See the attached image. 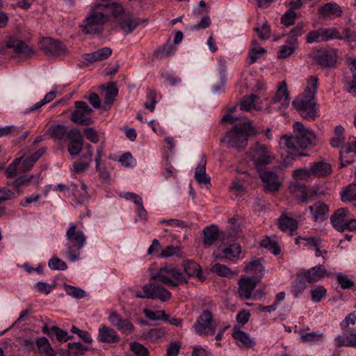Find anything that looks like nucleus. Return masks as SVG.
Segmentation results:
<instances>
[{"label": "nucleus", "instance_id": "obj_55", "mask_svg": "<svg viewBox=\"0 0 356 356\" xmlns=\"http://www.w3.org/2000/svg\"><path fill=\"white\" fill-rule=\"evenodd\" d=\"M146 97L148 102L144 103V106L145 108L152 112L154 111L155 106L157 103L156 92L153 90L148 89L147 90Z\"/></svg>", "mask_w": 356, "mask_h": 356}, {"label": "nucleus", "instance_id": "obj_1", "mask_svg": "<svg viewBox=\"0 0 356 356\" xmlns=\"http://www.w3.org/2000/svg\"><path fill=\"white\" fill-rule=\"evenodd\" d=\"M291 136H282L280 138V144L287 148L290 154L298 156H306L307 154L300 152L299 150L306 149L314 145L316 136L312 130L306 128L302 123L296 122L293 125Z\"/></svg>", "mask_w": 356, "mask_h": 356}, {"label": "nucleus", "instance_id": "obj_41", "mask_svg": "<svg viewBox=\"0 0 356 356\" xmlns=\"http://www.w3.org/2000/svg\"><path fill=\"white\" fill-rule=\"evenodd\" d=\"M290 193L302 202H306L308 195L305 184H293L289 186Z\"/></svg>", "mask_w": 356, "mask_h": 356}, {"label": "nucleus", "instance_id": "obj_4", "mask_svg": "<svg viewBox=\"0 0 356 356\" xmlns=\"http://www.w3.org/2000/svg\"><path fill=\"white\" fill-rule=\"evenodd\" d=\"M255 134L256 131L250 122L241 123L229 130L225 137L221 139V142L226 143L229 147L240 151L247 146L249 137Z\"/></svg>", "mask_w": 356, "mask_h": 356}, {"label": "nucleus", "instance_id": "obj_59", "mask_svg": "<svg viewBox=\"0 0 356 356\" xmlns=\"http://www.w3.org/2000/svg\"><path fill=\"white\" fill-rule=\"evenodd\" d=\"M48 266L52 270H65L67 268L66 263L56 257L49 260Z\"/></svg>", "mask_w": 356, "mask_h": 356}, {"label": "nucleus", "instance_id": "obj_64", "mask_svg": "<svg viewBox=\"0 0 356 356\" xmlns=\"http://www.w3.org/2000/svg\"><path fill=\"white\" fill-rule=\"evenodd\" d=\"M34 288L41 293L48 295L54 288V285L48 284L47 282L40 281L34 284Z\"/></svg>", "mask_w": 356, "mask_h": 356}, {"label": "nucleus", "instance_id": "obj_24", "mask_svg": "<svg viewBox=\"0 0 356 356\" xmlns=\"http://www.w3.org/2000/svg\"><path fill=\"white\" fill-rule=\"evenodd\" d=\"M309 167L314 178L326 177L332 171V165L329 163L323 161L313 162Z\"/></svg>", "mask_w": 356, "mask_h": 356}, {"label": "nucleus", "instance_id": "obj_39", "mask_svg": "<svg viewBox=\"0 0 356 356\" xmlns=\"http://www.w3.org/2000/svg\"><path fill=\"white\" fill-rule=\"evenodd\" d=\"M50 137L56 140H65L67 135V127L64 124H53L48 129Z\"/></svg>", "mask_w": 356, "mask_h": 356}, {"label": "nucleus", "instance_id": "obj_52", "mask_svg": "<svg viewBox=\"0 0 356 356\" xmlns=\"http://www.w3.org/2000/svg\"><path fill=\"white\" fill-rule=\"evenodd\" d=\"M64 289L66 293L74 298H83L86 296V292L83 289L70 284H65Z\"/></svg>", "mask_w": 356, "mask_h": 356}, {"label": "nucleus", "instance_id": "obj_20", "mask_svg": "<svg viewBox=\"0 0 356 356\" xmlns=\"http://www.w3.org/2000/svg\"><path fill=\"white\" fill-rule=\"evenodd\" d=\"M308 283H314L321 280L325 277L329 276L326 269L322 265H318L310 268L307 270L301 273Z\"/></svg>", "mask_w": 356, "mask_h": 356}, {"label": "nucleus", "instance_id": "obj_17", "mask_svg": "<svg viewBox=\"0 0 356 356\" xmlns=\"http://www.w3.org/2000/svg\"><path fill=\"white\" fill-rule=\"evenodd\" d=\"M348 218L349 211L346 208H340L331 216L330 221L335 229L343 232Z\"/></svg>", "mask_w": 356, "mask_h": 356}, {"label": "nucleus", "instance_id": "obj_56", "mask_svg": "<svg viewBox=\"0 0 356 356\" xmlns=\"http://www.w3.org/2000/svg\"><path fill=\"white\" fill-rule=\"evenodd\" d=\"M176 51L174 45L170 43L165 44L161 48L155 50L156 55L159 56L160 58L168 57L172 55Z\"/></svg>", "mask_w": 356, "mask_h": 356}, {"label": "nucleus", "instance_id": "obj_3", "mask_svg": "<svg viewBox=\"0 0 356 356\" xmlns=\"http://www.w3.org/2000/svg\"><path fill=\"white\" fill-rule=\"evenodd\" d=\"M102 3H97L90 8L89 13L83 20L80 28L82 32L88 34H99L104 31V25L108 20V15L104 12Z\"/></svg>", "mask_w": 356, "mask_h": 356}, {"label": "nucleus", "instance_id": "obj_54", "mask_svg": "<svg viewBox=\"0 0 356 356\" xmlns=\"http://www.w3.org/2000/svg\"><path fill=\"white\" fill-rule=\"evenodd\" d=\"M211 271L221 277H230L232 272L229 268L225 265L215 264L211 266Z\"/></svg>", "mask_w": 356, "mask_h": 356}, {"label": "nucleus", "instance_id": "obj_28", "mask_svg": "<svg viewBox=\"0 0 356 356\" xmlns=\"http://www.w3.org/2000/svg\"><path fill=\"white\" fill-rule=\"evenodd\" d=\"M278 227L284 232L293 235L298 228V222L296 220L282 214L277 220Z\"/></svg>", "mask_w": 356, "mask_h": 356}, {"label": "nucleus", "instance_id": "obj_6", "mask_svg": "<svg viewBox=\"0 0 356 356\" xmlns=\"http://www.w3.org/2000/svg\"><path fill=\"white\" fill-rule=\"evenodd\" d=\"M65 236L68 259L72 262L76 261L79 259L80 250L86 243V236L82 230L77 229V226L74 223H70L66 230Z\"/></svg>", "mask_w": 356, "mask_h": 356}, {"label": "nucleus", "instance_id": "obj_18", "mask_svg": "<svg viewBox=\"0 0 356 356\" xmlns=\"http://www.w3.org/2000/svg\"><path fill=\"white\" fill-rule=\"evenodd\" d=\"M97 339L102 343H115L120 341V337L113 328L101 325L98 329Z\"/></svg>", "mask_w": 356, "mask_h": 356}, {"label": "nucleus", "instance_id": "obj_22", "mask_svg": "<svg viewBox=\"0 0 356 356\" xmlns=\"http://www.w3.org/2000/svg\"><path fill=\"white\" fill-rule=\"evenodd\" d=\"M318 13L323 19H332L341 17L342 10L337 3L334 2H330L321 6L318 9Z\"/></svg>", "mask_w": 356, "mask_h": 356}, {"label": "nucleus", "instance_id": "obj_12", "mask_svg": "<svg viewBox=\"0 0 356 356\" xmlns=\"http://www.w3.org/2000/svg\"><path fill=\"white\" fill-rule=\"evenodd\" d=\"M145 290L148 292L147 296H149V299L159 300L163 302L172 298V293L156 280H150L149 283L145 284Z\"/></svg>", "mask_w": 356, "mask_h": 356}, {"label": "nucleus", "instance_id": "obj_38", "mask_svg": "<svg viewBox=\"0 0 356 356\" xmlns=\"http://www.w3.org/2000/svg\"><path fill=\"white\" fill-rule=\"evenodd\" d=\"M306 23L304 22H298L294 27H293L288 33V39L286 43L288 44H297L298 38L301 36L305 33V27Z\"/></svg>", "mask_w": 356, "mask_h": 356}, {"label": "nucleus", "instance_id": "obj_40", "mask_svg": "<svg viewBox=\"0 0 356 356\" xmlns=\"http://www.w3.org/2000/svg\"><path fill=\"white\" fill-rule=\"evenodd\" d=\"M87 186L84 183H81L79 186L75 184H71L68 186V191H70L75 199L79 201H84L88 197L87 193Z\"/></svg>", "mask_w": 356, "mask_h": 356}, {"label": "nucleus", "instance_id": "obj_62", "mask_svg": "<svg viewBox=\"0 0 356 356\" xmlns=\"http://www.w3.org/2000/svg\"><path fill=\"white\" fill-rule=\"evenodd\" d=\"M22 157L17 158L8 166L6 170V175L8 178H12L17 174V165L21 163Z\"/></svg>", "mask_w": 356, "mask_h": 356}, {"label": "nucleus", "instance_id": "obj_26", "mask_svg": "<svg viewBox=\"0 0 356 356\" xmlns=\"http://www.w3.org/2000/svg\"><path fill=\"white\" fill-rule=\"evenodd\" d=\"M6 47L12 49L16 55H30L33 53V49L29 47L24 42L13 38L8 39L6 44Z\"/></svg>", "mask_w": 356, "mask_h": 356}, {"label": "nucleus", "instance_id": "obj_51", "mask_svg": "<svg viewBox=\"0 0 356 356\" xmlns=\"http://www.w3.org/2000/svg\"><path fill=\"white\" fill-rule=\"evenodd\" d=\"M261 245L277 255L280 252V248L275 240L266 237L261 241Z\"/></svg>", "mask_w": 356, "mask_h": 356}, {"label": "nucleus", "instance_id": "obj_23", "mask_svg": "<svg viewBox=\"0 0 356 356\" xmlns=\"http://www.w3.org/2000/svg\"><path fill=\"white\" fill-rule=\"evenodd\" d=\"M300 340L302 343L320 344L325 341L326 335L320 331L305 332V329L299 330Z\"/></svg>", "mask_w": 356, "mask_h": 356}, {"label": "nucleus", "instance_id": "obj_37", "mask_svg": "<svg viewBox=\"0 0 356 356\" xmlns=\"http://www.w3.org/2000/svg\"><path fill=\"white\" fill-rule=\"evenodd\" d=\"M36 346L38 348L39 353L42 356H55L56 353L51 346L49 340L43 337L37 339Z\"/></svg>", "mask_w": 356, "mask_h": 356}, {"label": "nucleus", "instance_id": "obj_34", "mask_svg": "<svg viewBox=\"0 0 356 356\" xmlns=\"http://www.w3.org/2000/svg\"><path fill=\"white\" fill-rule=\"evenodd\" d=\"M257 98V95L254 94L243 97L240 102L241 110L251 113L254 111H261L262 106L256 104V99Z\"/></svg>", "mask_w": 356, "mask_h": 356}, {"label": "nucleus", "instance_id": "obj_2", "mask_svg": "<svg viewBox=\"0 0 356 356\" xmlns=\"http://www.w3.org/2000/svg\"><path fill=\"white\" fill-rule=\"evenodd\" d=\"M318 79L311 76L303 92L298 96L293 102L292 106L300 115L307 120H314L318 116L315 98L318 87Z\"/></svg>", "mask_w": 356, "mask_h": 356}, {"label": "nucleus", "instance_id": "obj_25", "mask_svg": "<svg viewBox=\"0 0 356 356\" xmlns=\"http://www.w3.org/2000/svg\"><path fill=\"white\" fill-rule=\"evenodd\" d=\"M206 156L202 154L199 163L195 168L194 174V178L200 184H210L211 178L206 172Z\"/></svg>", "mask_w": 356, "mask_h": 356}, {"label": "nucleus", "instance_id": "obj_33", "mask_svg": "<svg viewBox=\"0 0 356 356\" xmlns=\"http://www.w3.org/2000/svg\"><path fill=\"white\" fill-rule=\"evenodd\" d=\"M337 348L343 346L356 348V332H351L348 334L338 335L334 340Z\"/></svg>", "mask_w": 356, "mask_h": 356}, {"label": "nucleus", "instance_id": "obj_15", "mask_svg": "<svg viewBox=\"0 0 356 356\" xmlns=\"http://www.w3.org/2000/svg\"><path fill=\"white\" fill-rule=\"evenodd\" d=\"M108 318L112 325L122 334H131L134 330V326L130 319L123 318L115 312H111Z\"/></svg>", "mask_w": 356, "mask_h": 356}, {"label": "nucleus", "instance_id": "obj_63", "mask_svg": "<svg viewBox=\"0 0 356 356\" xmlns=\"http://www.w3.org/2000/svg\"><path fill=\"white\" fill-rule=\"evenodd\" d=\"M263 270L261 259L253 260L245 266V271L248 273L261 272Z\"/></svg>", "mask_w": 356, "mask_h": 356}, {"label": "nucleus", "instance_id": "obj_48", "mask_svg": "<svg viewBox=\"0 0 356 356\" xmlns=\"http://www.w3.org/2000/svg\"><path fill=\"white\" fill-rule=\"evenodd\" d=\"M105 7L104 12L107 13H111L115 17H118L124 13V8L122 6L118 3L114 2L110 4H103Z\"/></svg>", "mask_w": 356, "mask_h": 356}, {"label": "nucleus", "instance_id": "obj_43", "mask_svg": "<svg viewBox=\"0 0 356 356\" xmlns=\"http://www.w3.org/2000/svg\"><path fill=\"white\" fill-rule=\"evenodd\" d=\"M343 202H350L356 203V181L349 184L346 190L341 193Z\"/></svg>", "mask_w": 356, "mask_h": 356}, {"label": "nucleus", "instance_id": "obj_10", "mask_svg": "<svg viewBox=\"0 0 356 356\" xmlns=\"http://www.w3.org/2000/svg\"><path fill=\"white\" fill-rule=\"evenodd\" d=\"M250 154L253 164L259 171L273 160V156L264 145L256 144L250 149Z\"/></svg>", "mask_w": 356, "mask_h": 356}, {"label": "nucleus", "instance_id": "obj_19", "mask_svg": "<svg viewBox=\"0 0 356 356\" xmlns=\"http://www.w3.org/2000/svg\"><path fill=\"white\" fill-rule=\"evenodd\" d=\"M273 103H278L282 107H287L291 102L289 92L285 81L279 83L275 95L272 98Z\"/></svg>", "mask_w": 356, "mask_h": 356}, {"label": "nucleus", "instance_id": "obj_58", "mask_svg": "<svg viewBox=\"0 0 356 356\" xmlns=\"http://www.w3.org/2000/svg\"><path fill=\"white\" fill-rule=\"evenodd\" d=\"M130 349L136 356H149L147 348L138 342H131Z\"/></svg>", "mask_w": 356, "mask_h": 356}, {"label": "nucleus", "instance_id": "obj_45", "mask_svg": "<svg viewBox=\"0 0 356 356\" xmlns=\"http://www.w3.org/2000/svg\"><path fill=\"white\" fill-rule=\"evenodd\" d=\"M312 300L314 302H319L327 296L326 289L321 285H316L311 291Z\"/></svg>", "mask_w": 356, "mask_h": 356}, {"label": "nucleus", "instance_id": "obj_44", "mask_svg": "<svg viewBox=\"0 0 356 356\" xmlns=\"http://www.w3.org/2000/svg\"><path fill=\"white\" fill-rule=\"evenodd\" d=\"M293 177L295 179H300L307 182L311 181L314 179L310 167L295 170L293 172Z\"/></svg>", "mask_w": 356, "mask_h": 356}, {"label": "nucleus", "instance_id": "obj_42", "mask_svg": "<svg viewBox=\"0 0 356 356\" xmlns=\"http://www.w3.org/2000/svg\"><path fill=\"white\" fill-rule=\"evenodd\" d=\"M307 281L303 275L300 273L297 275L295 284L291 287V293L294 298H298L307 288Z\"/></svg>", "mask_w": 356, "mask_h": 356}, {"label": "nucleus", "instance_id": "obj_32", "mask_svg": "<svg viewBox=\"0 0 356 356\" xmlns=\"http://www.w3.org/2000/svg\"><path fill=\"white\" fill-rule=\"evenodd\" d=\"M182 266L184 269L183 273L188 277V280L190 277H201L202 273L201 267L193 260L184 261Z\"/></svg>", "mask_w": 356, "mask_h": 356}, {"label": "nucleus", "instance_id": "obj_36", "mask_svg": "<svg viewBox=\"0 0 356 356\" xmlns=\"http://www.w3.org/2000/svg\"><path fill=\"white\" fill-rule=\"evenodd\" d=\"M340 161H341V166L340 168H343L347 165L352 164L354 162V160H345L343 157L346 155L350 154V153H356V138H354V141L353 143L350 142L348 144L343 147V149L340 150Z\"/></svg>", "mask_w": 356, "mask_h": 356}, {"label": "nucleus", "instance_id": "obj_16", "mask_svg": "<svg viewBox=\"0 0 356 356\" xmlns=\"http://www.w3.org/2000/svg\"><path fill=\"white\" fill-rule=\"evenodd\" d=\"M260 178L264 183V189L268 192H275L280 189L281 183L276 173L270 170L260 172Z\"/></svg>", "mask_w": 356, "mask_h": 356}, {"label": "nucleus", "instance_id": "obj_8", "mask_svg": "<svg viewBox=\"0 0 356 356\" xmlns=\"http://www.w3.org/2000/svg\"><path fill=\"white\" fill-rule=\"evenodd\" d=\"M93 110L81 101L74 102V110L71 114L70 120L81 126H89L93 123L91 115Z\"/></svg>", "mask_w": 356, "mask_h": 356}, {"label": "nucleus", "instance_id": "obj_27", "mask_svg": "<svg viewBox=\"0 0 356 356\" xmlns=\"http://www.w3.org/2000/svg\"><path fill=\"white\" fill-rule=\"evenodd\" d=\"M314 58L316 62L323 67H332L337 63V54L333 50L318 51Z\"/></svg>", "mask_w": 356, "mask_h": 356}, {"label": "nucleus", "instance_id": "obj_7", "mask_svg": "<svg viewBox=\"0 0 356 356\" xmlns=\"http://www.w3.org/2000/svg\"><path fill=\"white\" fill-rule=\"evenodd\" d=\"M217 325L218 323L214 320L211 312L205 309L197 317L192 329L198 335L207 337L216 333Z\"/></svg>", "mask_w": 356, "mask_h": 356}, {"label": "nucleus", "instance_id": "obj_13", "mask_svg": "<svg viewBox=\"0 0 356 356\" xmlns=\"http://www.w3.org/2000/svg\"><path fill=\"white\" fill-rule=\"evenodd\" d=\"M241 252V247L238 243H232L228 245H222L213 254L217 259H227L236 261Z\"/></svg>", "mask_w": 356, "mask_h": 356}, {"label": "nucleus", "instance_id": "obj_57", "mask_svg": "<svg viewBox=\"0 0 356 356\" xmlns=\"http://www.w3.org/2000/svg\"><path fill=\"white\" fill-rule=\"evenodd\" d=\"M297 14L295 11L287 10L281 17V24L285 26H290L294 24Z\"/></svg>", "mask_w": 356, "mask_h": 356}, {"label": "nucleus", "instance_id": "obj_61", "mask_svg": "<svg viewBox=\"0 0 356 356\" xmlns=\"http://www.w3.org/2000/svg\"><path fill=\"white\" fill-rule=\"evenodd\" d=\"M263 47H254L248 53V63L250 65L254 63L261 55L266 53Z\"/></svg>", "mask_w": 356, "mask_h": 356}, {"label": "nucleus", "instance_id": "obj_50", "mask_svg": "<svg viewBox=\"0 0 356 356\" xmlns=\"http://www.w3.org/2000/svg\"><path fill=\"white\" fill-rule=\"evenodd\" d=\"M182 253L183 252L179 246L168 245L161 250L159 257L161 258H167L175 255L181 257Z\"/></svg>", "mask_w": 356, "mask_h": 356}, {"label": "nucleus", "instance_id": "obj_35", "mask_svg": "<svg viewBox=\"0 0 356 356\" xmlns=\"http://www.w3.org/2000/svg\"><path fill=\"white\" fill-rule=\"evenodd\" d=\"M202 232L203 242L206 246L213 245L219 236L218 228L214 225L204 227Z\"/></svg>", "mask_w": 356, "mask_h": 356}, {"label": "nucleus", "instance_id": "obj_49", "mask_svg": "<svg viewBox=\"0 0 356 356\" xmlns=\"http://www.w3.org/2000/svg\"><path fill=\"white\" fill-rule=\"evenodd\" d=\"M335 277L342 289H350L355 286V282L343 273H337Z\"/></svg>", "mask_w": 356, "mask_h": 356}, {"label": "nucleus", "instance_id": "obj_9", "mask_svg": "<svg viewBox=\"0 0 356 356\" xmlns=\"http://www.w3.org/2000/svg\"><path fill=\"white\" fill-rule=\"evenodd\" d=\"M335 38H341L339 31L336 27H321L309 31L305 37V41L307 44H313L327 42Z\"/></svg>", "mask_w": 356, "mask_h": 356}, {"label": "nucleus", "instance_id": "obj_5", "mask_svg": "<svg viewBox=\"0 0 356 356\" xmlns=\"http://www.w3.org/2000/svg\"><path fill=\"white\" fill-rule=\"evenodd\" d=\"M151 280H159L170 288H176L179 285L188 284V277L181 269L173 264L165 265L149 276Z\"/></svg>", "mask_w": 356, "mask_h": 356}, {"label": "nucleus", "instance_id": "obj_31", "mask_svg": "<svg viewBox=\"0 0 356 356\" xmlns=\"http://www.w3.org/2000/svg\"><path fill=\"white\" fill-rule=\"evenodd\" d=\"M309 209L313 213V218L316 222L325 220L329 211L328 206L321 202H317L314 205L309 206Z\"/></svg>", "mask_w": 356, "mask_h": 356}, {"label": "nucleus", "instance_id": "obj_14", "mask_svg": "<svg viewBox=\"0 0 356 356\" xmlns=\"http://www.w3.org/2000/svg\"><path fill=\"white\" fill-rule=\"evenodd\" d=\"M260 281L261 277L257 276L241 278L238 281L239 296L244 300L251 298L253 290Z\"/></svg>", "mask_w": 356, "mask_h": 356}, {"label": "nucleus", "instance_id": "obj_21", "mask_svg": "<svg viewBox=\"0 0 356 356\" xmlns=\"http://www.w3.org/2000/svg\"><path fill=\"white\" fill-rule=\"evenodd\" d=\"M112 54V49L110 47H102L97 50L81 55L83 63H92L95 62L102 61L109 57Z\"/></svg>", "mask_w": 356, "mask_h": 356}, {"label": "nucleus", "instance_id": "obj_46", "mask_svg": "<svg viewBox=\"0 0 356 356\" xmlns=\"http://www.w3.org/2000/svg\"><path fill=\"white\" fill-rule=\"evenodd\" d=\"M118 89L115 83H111L105 88V104L111 105L113 103L118 96Z\"/></svg>", "mask_w": 356, "mask_h": 356}, {"label": "nucleus", "instance_id": "obj_11", "mask_svg": "<svg viewBox=\"0 0 356 356\" xmlns=\"http://www.w3.org/2000/svg\"><path fill=\"white\" fill-rule=\"evenodd\" d=\"M39 47L47 56H60L65 55L67 52V48L63 42L53 40L51 38H42L39 43Z\"/></svg>", "mask_w": 356, "mask_h": 356}, {"label": "nucleus", "instance_id": "obj_53", "mask_svg": "<svg viewBox=\"0 0 356 356\" xmlns=\"http://www.w3.org/2000/svg\"><path fill=\"white\" fill-rule=\"evenodd\" d=\"M23 126L17 127L14 125L0 127V138L8 136H15L21 132Z\"/></svg>", "mask_w": 356, "mask_h": 356}, {"label": "nucleus", "instance_id": "obj_47", "mask_svg": "<svg viewBox=\"0 0 356 356\" xmlns=\"http://www.w3.org/2000/svg\"><path fill=\"white\" fill-rule=\"evenodd\" d=\"M143 314L151 321L168 320V314L163 310L152 311L148 309H143Z\"/></svg>", "mask_w": 356, "mask_h": 356}, {"label": "nucleus", "instance_id": "obj_29", "mask_svg": "<svg viewBox=\"0 0 356 356\" xmlns=\"http://www.w3.org/2000/svg\"><path fill=\"white\" fill-rule=\"evenodd\" d=\"M232 337L237 341L239 346L250 348L255 344V342L250 338V335L237 326H235L233 329Z\"/></svg>", "mask_w": 356, "mask_h": 356}, {"label": "nucleus", "instance_id": "obj_60", "mask_svg": "<svg viewBox=\"0 0 356 356\" xmlns=\"http://www.w3.org/2000/svg\"><path fill=\"white\" fill-rule=\"evenodd\" d=\"M296 44L286 43L281 46L280 49L277 52V57L282 59L286 58L294 52Z\"/></svg>", "mask_w": 356, "mask_h": 356}, {"label": "nucleus", "instance_id": "obj_30", "mask_svg": "<svg viewBox=\"0 0 356 356\" xmlns=\"http://www.w3.org/2000/svg\"><path fill=\"white\" fill-rule=\"evenodd\" d=\"M140 23L139 18L127 15L120 21L119 25L123 33L127 35L131 33Z\"/></svg>", "mask_w": 356, "mask_h": 356}]
</instances>
